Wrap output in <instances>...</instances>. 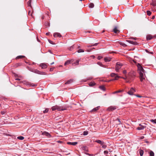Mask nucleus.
Returning <instances> with one entry per match:
<instances>
[{"label":"nucleus","mask_w":156,"mask_h":156,"mask_svg":"<svg viewBox=\"0 0 156 156\" xmlns=\"http://www.w3.org/2000/svg\"><path fill=\"white\" fill-rule=\"evenodd\" d=\"M25 57V56H23V55H20V56H18L17 57H16V58L17 59H19V58H24Z\"/></svg>","instance_id":"obj_29"},{"label":"nucleus","mask_w":156,"mask_h":156,"mask_svg":"<svg viewBox=\"0 0 156 156\" xmlns=\"http://www.w3.org/2000/svg\"><path fill=\"white\" fill-rule=\"evenodd\" d=\"M87 148V147H83V150H86V149Z\"/></svg>","instance_id":"obj_53"},{"label":"nucleus","mask_w":156,"mask_h":156,"mask_svg":"<svg viewBox=\"0 0 156 156\" xmlns=\"http://www.w3.org/2000/svg\"><path fill=\"white\" fill-rule=\"evenodd\" d=\"M48 108H46V109L44 111H43V113H47L48 111Z\"/></svg>","instance_id":"obj_38"},{"label":"nucleus","mask_w":156,"mask_h":156,"mask_svg":"<svg viewBox=\"0 0 156 156\" xmlns=\"http://www.w3.org/2000/svg\"><path fill=\"white\" fill-rule=\"evenodd\" d=\"M146 125L147 124L145 123L140 124L139 126H140L137 127L136 129L138 130H143L146 127Z\"/></svg>","instance_id":"obj_3"},{"label":"nucleus","mask_w":156,"mask_h":156,"mask_svg":"<svg viewBox=\"0 0 156 156\" xmlns=\"http://www.w3.org/2000/svg\"><path fill=\"white\" fill-rule=\"evenodd\" d=\"M99 108V107H97L93 109L91 111V112H96Z\"/></svg>","instance_id":"obj_20"},{"label":"nucleus","mask_w":156,"mask_h":156,"mask_svg":"<svg viewBox=\"0 0 156 156\" xmlns=\"http://www.w3.org/2000/svg\"><path fill=\"white\" fill-rule=\"evenodd\" d=\"M54 36L55 37H62L60 34L58 33H55L54 34Z\"/></svg>","instance_id":"obj_10"},{"label":"nucleus","mask_w":156,"mask_h":156,"mask_svg":"<svg viewBox=\"0 0 156 156\" xmlns=\"http://www.w3.org/2000/svg\"><path fill=\"white\" fill-rule=\"evenodd\" d=\"M77 143H78L77 142H68L67 143V144H68L72 145L73 146L76 145V144H77Z\"/></svg>","instance_id":"obj_14"},{"label":"nucleus","mask_w":156,"mask_h":156,"mask_svg":"<svg viewBox=\"0 0 156 156\" xmlns=\"http://www.w3.org/2000/svg\"><path fill=\"white\" fill-rule=\"evenodd\" d=\"M135 92V90L132 87L131 88L130 90L128 92V93L130 95H132Z\"/></svg>","instance_id":"obj_8"},{"label":"nucleus","mask_w":156,"mask_h":156,"mask_svg":"<svg viewBox=\"0 0 156 156\" xmlns=\"http://www.w3.org/2000/svg\"><path fill=\"white\" fill-rule=\"evenodd\" d=\"M92 46V45H89L88 46H87V47H91Z\"/></svg>","instance_id":"obj_62"},{"label":"nucleus","mask_w":156,"mask_h":156,"mask_svg":"<svg viewBox=\"0 0 156 156\" xmlns=\"http://www.w3.org/2000/svg\"><path fill=\"white\" fill-rule=\"evenodd\" d=\"M122 66V63H121L118 62L116 63V66H118V67H120V68L121 67V66Z\"/></svg>","instance_id":"obj_18"},{"label":"nucleus","mask_w":156,"mask_h":156,"mask_svg":"<svg viewBox=\"0 0 156 156\" xmlns=\"http://www.w3.org/2000/svg\"><path fill=\"white\" fill-rule=\"evenodd\" d=\"M91 51V50L90 49H89L87 50V51L90 52Z\"/></svg>","instance_id":"obj_60"},{"label":"nucleus","mask_w":156,"mask_h":156,"mask_svg":"<svg viewBox=\"0 0 156 156\" xmlns=\"http://www.w3.org/2000/svg\"><path fill=\"white\" fill-rule=\"evenodd\" d=\"M147 14L148 16H150L151 14V12L150 11H147Z\"/></svg>","instance_id":"obj_36"},{"label":"nucleus","mask_w":156,"mask_h":156,"mask_svg":"<svg viewBox=\"0 0 156 156\" xmlns=\"http://www.w3.org/2000/svg\"><path fill=\"white\" fill-rule=\"evenodd\" d=\"M94 6V4L92 3H91L89 5V7L90 8H92Z\"/></svg>","instance_id":"obj_27"},{"label":"nucleus","mask_w":156,"mask_h":156,"mask_svg":"<svg viewBox=\"0 0 156 156\" xmlns=\"http://www.w3.org/2000/svg\"><path fill=\"white\" fill-rule=\"evenodd\" d=\"M154 7V8H152V9L154 11H156V6Z\"/></svg>","instance_id":"obj_43"},{"label":"nucleus","mask_w":156,"mask_h":156,"mask_svg":"<svg viewBox=\"0 0 156 156\" xmlns=\"http://www.w3.org/2000/svg\"><path fill=\"white\" fill-rule=\"evenodd\" d=\"M126 78H124V77H121V78H122L124 79H126V77L127 76H126Z\"/></svg>","instance_id":"obj_57"},{"label":"nucleus","mask_w":156,"mask_h":156,"mask_svg":"<svg viewBox=\"0 0 156 156\" xmlns=\"http://www.w3.org/2000/svg\"><path fill=\"white\" fill-rule=\"evenodd\" d=\"M123 73L124 74H126L127 73L126 70H124L123 72Z\"/></svg>","instance_id":"obj_46"},{"label":"nucleus","mask_w":156,"mask_h":156,"mask_svg":"<svg viewBox=\"0 0 156 156\" xmlns=\"http://www.w3.org/2000/svg\"><path fill=\"white\" fill-rule=\"evenodd\" d=\"M151 121L154 123H156V119H151Z\"/></svg>","instance_id":"obj_39"},{"label":"nucleus","mask_w":156,"mask_h":156,"mask_svg":"<svg viewBox=\"0 0 156 156\" xmlns=\"http://www.w3.org/2000/svg\"><path fill=\"white\" fill-rule=\"evenodd\" d=\"M117 107L114 106H111L109 107L107 109V110L109 111H113L117 108Z\"/></svg>","instance_id":"obj_6"},{"label":"nucleus","mask_w":156,"mask_h":156,"mask_svg":"<svg viewBox=\"0 0 156 156\" xmlns=\"http://www.w3.org/2000/svg\"><path fill=\"white\" fill-rule=\"evenodd\" d=\"M70 63V61L69 60H68L65 62L64 64L65 66H66L67 65L69 64Z\"/></svg>","instance_id":"obj_22"},{"label":"nucleus","mask_w":156,"mask_h":156,"mask_svg":"<svg viewBox=\"0 0 156 156\" xmlns=\"http://www.w3.org/2000/svg\"><path fill=\"white\" fill-rule=\"evenodd\" d=\"M95 142H97L100 144L101 145H103V144H104V143L101 141V140H95Z\"/></svg>","instance_id":"obj_12"},{"label":"nucleus","mask_w":156,"mask_h":156,"mask_svg":"<svg viewBox=\"0 0 156 156\" xmlns=\"http://www.w3.org/2000/svg\"><path fill=\"white\" fill-rule=\"evenodd\" d=\"M85 154H87V155H89V156H92V155H93L92 154H90L89 153H85Z\"/></svg>","instance_id":"obj_50"},{"label":"nucleus","mask_w":156,"mask_h":156,"mask_svg":"<svg viewBox=\"0 0 156 156\" xmlns=\"http://www.w3.org/2000/svg\"><path fill=\"white\" fill-rule=\"evenodd\" d=\"M126 41L127 42H129V43H130L131 44H133L137 45L138 44V43L136 42H134V41H129V40H126Z\"/></svg>","instance_id":"obj_13"},{"label":"nucleus","mask_w":156,"mask_h":156,"mask_svg":"<svg viewBox=\"0 0 156 156\" xmlns=\"http://www.w3.org/2000/svg\"><path fill=\"white\" fill-rule=\"evenodd\" d=\"M116 120H118V124H120L121 123V122L120 121V119H117Z\"/></svg>","instance_id":"obj_37"},{"label":"nucleus","mask_w":156,"mask_h":156,"mask_svg":"<svg viewBox=\"0 0 156 156\" xmlns=\"http://www.w3.org/2000/svg\"><path fill=\"white\" fill-rule=\"evenodd\" d=\"M110 76L111 77L115 78V79H112V80H117L119 78L121 77L118 76L117 74L114 73H111L110 74Z\"/></svg>","instance_id":"obj_5"},{"label":"nucleus","mask_w":156,"mask_h":156,"mask_svg":"<svg viewBox=\"0 0 156 156\" xmlns=\"http://www.w3.org/2000/svg\"><path fill=\"white\" fill-rule=\"evenodd\" d=\"M37 84H33V85H32V86H33V87H34V86H37Z\"/></svg>","instance_id":"obj_63"},{"label":"nucleus","mask_w":156,"mask_h":156,"mask_svg":"<svg viewBox=\"0 0 156 156\" xmlns=\"http://www.w3.org/2000/svg\"><path fill=\"white\" fill-rule=\"evenodd\" d=\"M119 43L120 44L122 45V44H123V43L121 42H119Z\"/></svg>","instance_id":"obj_56"},{"label":"nucleus","mask_w":156,"mask_h":156,"mask_svg":"<svg viewBox=\"0 0 156 156\" xmlns=\"http://www.w3.org/2000/svg\"><path fill=\"white\" fill-rule=\"evenodd\" d=\"M144 136H141V137H140V139H144Z\"/></svg>","instance_id":"obj_59"},{"label":"nucleus","mask_w":156,"mask_h":156,"mask_svg":"<svg viewBox=\"0 0 156 156\" xmlns=\"http://www.w3.org/2000/svg\"><path fill=\"white\" fill-rule=\"evenodd\" d=\"M137 66L138 67V70L140 74V80L142 82L143 80L145 79L144 77V73L145 71L140 64L138 63Z\"/></svg>","instance_id":"obj_1"},{"label":"nucleus","mask_w":156,"mask_h":156,"mask_svg":"<svg viewBox=\"0 0 156 156\" xmlns=\"http://www.w3.org/2000/svg\"><path fill=\"white\" fill-rule=\"evenodd\" d=\"M122 45L124 47H126L127 46V45L124 43H123Z\"/></svg>","instance_id":"obj_52"},{"label":"nucleus","mask_w":156,"mask_h":156,"mask_svg":"<svg viewBox=\"0 0 156 156\" xmlns=\"http://www.w3.org/2000/svg\"><path fill=\"white\" fill-rule=\"evenodd\" d=\"M155 18V16H154L152 17V19H154Z\"/></svg>","instance_id":"obj_61"},{"label":"nucleus","mask_w":156,"mask_h":156,"mask_svg":"<svg viewBox=\"0 0 156 156\" xmlns=\"http://www.w3.org/2000/svg\"><path fill=\"white\" fill-rule=\"evenodd\" d=\"M17 138L20 140H23L24 139V137L21 136H18Z\"/></svg>","instance_id":"obj_31"},{"label":"nucleus","mask_w":156,"mask_h":156,"mask_svg":"<svg viewBox=\"0 0 156 156\" xmlns=\"http://www.w3.org/2000/svg\"><path fill=\"white\" fill-rule=\"evenodd\" d=\"M33 12H34V11H32V12L31 13H30L31 12H30V11L28 12V14L29 15L30 14V15L31 16H32V14L33 13Z\"/></svg>","instance_id":"obj_41"},{"label":"nucleus","mask_w":156,"mask_h":156,"mask_svg":"<svg viewBox=\"0 0 156 156\" xmlns=\"http://www.w3.org/2000/svg\"><path fill=\"white\" fill-rule=\"evenodd\" d=\"M120 69V67H118V66H115V71L116 72H118L119 69Z\"/></svg>","instance_id":"obj_33"},{"label":"nucleus","mask_w":156,"mask_h":156,"mask_svg":"<svg viewBox=\"0 0 156 156\" xmlns=\"http://www.w3.org/2000/svg\"><path fill=\"white\" fill-rule=\"evenodd\" d=\"M151 5H153V6H156V1H153L152 2L151 4Z\"/></svg>","instance_id":"obj_19"},{"label":"nucleus","mask_w":156,"mask_h":156,"mask_svg":"<svg viewBox=\"0 0 156 156\" xmlns=\"http://www.w3.org/2000/svg\"><path fill=\"white\" fill-rule=\"evenodd\" d=\"M42 134L44 135H45L47 136H50V134L48 132H44L42 133Z\"/></svg>","instance_id":"obj_15"},{"label":"nucleus","mask_w":156,"mask_h":156,"mask_svg":"<svg viewBox=\"0 0 156 156\" xmlns=\"http://www.w3.org/2000/svg\"><path fill=\"white\" fill-rule=\"evenodd\" d=\"M84 52V51L83 50L81 49H80L77 51V52L78 53H80V52Z\"/></svg>","instance_id":"obj_35"},{"label":"nucleus","mask_w":156,"mask_h":156,"mask_svg":"<svg viewBox=\"0 0 156 156\" xmlns=\"http://www.w3.org/2000/svg\"><path fill=\"white\" fill-rule=\"evenodd\" d=\"M132 61L133 62H134V63H136V62L134 60H133Z\"/></svg>","instance_id":"obj_58"},{"label":"nucleus","mask_w":156,"mask_h":156,"mask_svg":"<svg viewBox=\"0 0 156 156\" xmlns=\"http://www.w3.org/2000/svg\"><path fill=\"white\" fill-rule=\"evenodd\" d=\"M99 44V43H96L92 45V46H96L97 45Z\"/></svg>","instance_id":"obj_48"},{"label":"nucleus","mask_w":156,"mask_h":156,"mask_svg":"<svg viewBox=\"0 0 156 156\" xmlns=\"http://www.w3.org/2000/svg\"><path fill=\"white\" fill-rule=\"evenodd\" d=\"M154 154L153 151H151L150 153V156H154Z\"/></svg>","instance_id":"obj_32"},{"label":"nucleus","mask_w":156,"mask_h":156,"mask_svg":"<svg viewBox=\"0 0 156 156\" xmlns=\"http://www.w3.org/2000/svg\"><path fill=\"white\" fill-rule=\"evenodd\" d=\"M122 91H123V90H119L118 91H115L113 92L112 93L113 94H116L117 93H120V92H122Z\"/></svg>","instance_id":"obj_24"},{"label":"nucleus","mask_w":156,"mask_h":156,"mask_svg":"<svg viewBox=\"0 0 156 156\" xmlns=\"http://www.w3.org/2000/svg\"><path fill=\"white\" fill-rule=\"evenodd\" d=\"M156 35L153 36L152 35L149 34L147 35L146 38L147 40H150L152 39L153 37H156Z\"/></svg>","instance_id":"obj_9"},{"label":"nucleus","mask_w":156,"mask_h":156,"mask_svg":"<svg viewBox=\"0 0 156 156\" xmlns=\"http://www.w3.org/2000/svg\"><path fill=\"white\" fill-rule=\"evenodd\" d=\"M73 81V79L70 80H68L65 83L66 84H69L71 83H72Z\"/></svg>","instance_id":"obj_16"},{"label":"nucleus","mask_w":156,"mask_h":156,"mask_svg":"<svg viewBox=\"0 0 156 156\" xmlns=\"http://www.w3.org/2000/svg\"><path fill=\"white\" fill-rule=\"evenodd\" d=\"M98 64L100 66H102V67H104V65H103L102 63L101 62H98Z\"/></svg>","instance_id":"obj_34"},{"label":"nucleus","mask_w":156,"mask_h":156,"mask_svg":"<svg viewBox=\"0 0 156 156\" xmlns=\"http://www.w3.org/2000/svg\"><path fill=\"white\" fill-rule=\"evenodd\" d=\"M99 88L103 90H105V87L103 86H100L99 87Z\"/></svg>","instance_id":"obj_30"},{"label":"nucleus","mask_w":156,"mask_h":156,"mask_svg":"<svg viewBox=\"0 0 156 156\" xmlns=\"http://www.w3.org/2000/svg\"><path fill=\"white\" fill-rule=\"evenodd\" d=\"M34 72L35 73H36L38 74H43L44 73V72H40L37 70H35Z\"/></svg>","instance_id":"obj_17"},{"label":"nucleus","mask_w":156,"mask_h":156,"mask_svg":"<svg viewBox=\"0 0 156 156\" xmlns=\"http://www.w3.org/2000/svg\"><path fill=\"white\" fill-rule=\"evenodd\" d=\"M104 153L105 154H108V151H104Z\"/></svg>","instance_id":"obj_45"},{"label":"nucleus","mask_w":156,"mask_h":156,"mask_svg":"<svg viewBox=\"0 0 156 156\" xmlns=\"http://www.w3.org/2000/svg\"><path fill=\"white\" fill-rule=\"evenodd\" d=\"M115 34H118L120 32V30H119L118 27L117 26H115L112 31Z\"/></svg>","instance_id":"obj_7"},{"label":"nucleus","mask_w":156,"mask_h":156,"mask_svg":"<svg viewBox=\"0 0 156 156\" xmlns=\"http://www.w3.org/2000/svg\"><path fill=\"white\" fill-rule=\"evenodd\" d=\"M5 113V111H2L1 112V113L2 115L4 114Z\"/></svg>","instance_id":"obj_47"},{"label":"nucleus","mask_w":156,"mask_h":156,"mask_svg":"<svg viewBox=\"0 0 156 156\" xmlns=\"http://www.w3.org/2000/svg\"><path fill=\"white\" fill-rule=\"evenodd\" d=\"M102 145V147L103 148H105L107 147V146L106 145L103 144V145Z\"/></svg>","instance_id":"obj_44"},{"label":"nucleus","mask_w":156,"mask_h":156,"mask_svg":"<svg viewBox=\"0 0 156 156\" xmlns=\"http://www.w3.org/2000/svg\"><path fill=\"white\" fill-rule=\"evenodd\" d=\"M53 70V69L51 68L50 69V71H52Z\"/></svg>","instance_id":"obj_64"},{"label":"nucleus","mask_w":156,"mask_h":156,"mask_svg":"<svg viewBox=\"0 0 156 156\" xmlns=\"http://www.w3.org/2000/svg\"><path fill=\"white\" fill-rule=\"evenodd\" d=\"M104 60L105 62H109L110 61L111 59L110 58L105 57V58Z\"/></svg>","instance_id":"obj_21"},{"label":"nucleus","mask_w":156,"mask_h":156,"mask_svg":"<svg viewBox=\"0 0 156 156\" xmlns=\"http://www.w3.org/2000/svg\"><path fill=\"white\" fill-rule=\"evenodd\" d=\"M136 96L138 97H139V98H141L142 97V96H140V95H136Z\"/></svg>","instance_id":"obj_51"},{"label":"nucleus","mask_w":156,"mask_h":156,"mask_svg":"<svg viewBox=\"0 0 156 156\" xmlns=\"http://www.w3.org/2000/svg\"><path fill=\"white\" fill-rule=\"evenodd\" d=\"M102 58V57L100 56H98V59L99 60L101 58Z\"/></svg>","instance_id":"obj_49"},{"label":"nucleus","mask_w":156,"mask_h":156,"mask_svg":"<svg viewBox=\"0 0 156 156\" xmlns=\"http://www.w3.org/2000/svg\"><path fill=\"white\" fill-rule=\"evenodd\" d=\"M144 151L142 150H140L139 151V153L140 156H142L144 154Z\"/></svg>","instance_id":"obj_23"},{"label":"nucleus","mask_w":156,"mask_h":156,"mask_svg":"<svg viewBox=\"0 0 156 156\" xmlns=\"http://www.w3.org/2000/svg\"><path fill=\"white\" fill-rule=\"evenodd\" d=\"M50 34V33H49V32L47 33L46 34V35H49Z\"/></svg>","instance_id":"obj_54"},{"label":"nucleus","mask_w":156,"mask_h":156,"mask_svg":"<svg viewBox=\"0 0 156 156\" xmlns=\"http://www.w3.org/2000/svg\"><path fill=\"white\" fill-rule=\"evenodd\" d=\"M40 66L42 69L46 68L47 67V66L44 63H41Z\"/></svg>","instance_id":"obj_11"},{"label":"nucleus","mask_w":156,"mask_h":156,"mask_svg":"<svg viewBox=\"0 0 156 156\" xmlns=\"http://www.w3.org/2000/svg\"><path fill=\"white\" fill-rule=\"evenodd\" d=\"M135 76L134 73H129L128 74V76L126 77V79L130 80H132Z\"/></svg>","instance_id":"obj_4"},{"label":"nucleus","mask_w":156,"mask_h":156,"mask_svg":"<svg viewBox=\"0 0 156 156\" xmlns=\"http://www.w3.org/2000/svg\"><path fill=\"white\" fill-rule=\"evenodd\" d=\"M74 45H73L72 46L70 47V50H71V48H73Z\"/></svg>","instance_id":"obj_55"},{"label":"nucleus","mask_w":156,"mask_h":156,"mask_svg":"<svg viewBox=\"0 0 156 156\" xmlns=\"http://www.w3.org/2000/svg\"><path fill=\"white\" fill-rule=\"evenodd\" d=\"M51 109L52 110L55 111L56 110H57L58 111H63L65 110H67V108H66L65 107H59L57 105H55L53 106Z\"/></svg>","instance_id":"obj_2"},{"label":"nucleus","mask_w":156,"mask_h":156,"mask_svg":"<svg viewBox=\"0 0 156 156\" xmlns=\"http://www.w3.org/2000/svg\"><path fill=\"white\" fill-rule=\"evenodd\" d=\"M88 134V132L87 131H84L83 132V135H87Z\"/></svg>","instance_id":"obj_40"},{"label":"nucleus","mask_w":156,"mask_h":156,"mask_svg":"<svg viewBox=\"0 0 156 156\" xmlns=\"http://www.w3.org/2000/svg\"><path fill=\"white\" fill-rule=\"evenodd\" d=\"M79 61L78 60H77L76 61V62H74V64H75L76 65H78L79 64Z\"/></svg>","instance_id":"obj_42"},{"label":"nucleus","mask_w":156,"mask_h":156,"mask_svg":"<svg viewBox=\"0 0 156 156\" xmlns=\"http://www.w3.org/2000/svg\"><path fill=\"white\" fill-rule=\"evenodd\" d=\"M95 84V83L94 82H91L89 83V85L90 86H93Z\"/></svg>","instance_id":"obj_28"},{"label":"nucleus","mask_w":156,"mask_h":156,"mask_svg":"<svg viewBox=\"0 0 156 156\" xmlns=\"http://www.w3.org/2000/svg\"><path fill=\"white\" fill-rule=\"evenodd\" d=\"M31 0H29V1L27 2V5H28V6H30L31 7H32L31 5Z\"/></svg>","instance_id":"obj_25"},{"label":"nucleus","mask_w":156,"mask_h":156,"mask_svg":"<svg viewBox=\"0 0 156 156\" xmlns=\"http://www.w3.org/2000/svg\"><path fill=\"white\" fill-rule=\"evenodd\" d=\"M31 0H29V1L27 2V5H28V6H30L31 7H32L31 5Z\"/></svg>","instance_id":"obj_26"}]
</instances>
